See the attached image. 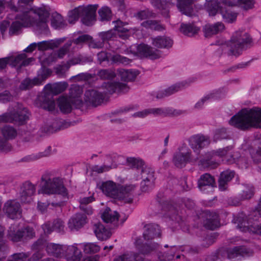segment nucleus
Masks as SVG:
<instances>
[{
	"label": "nucleus",
	"instance_id": "52",
	"mask_svg": "<svg viewBox=\"0 0 261 261\" xmlns=\"http://www.w3.org/2000/svg\"><path fill=\"white\" fill-rule=\"evenodd\" d=\"M97 75L103 80H111L114 78L116 74L112 69H101L98 73Z\"/></svg>",
	"mask_w": 261,
	"mask_h": 261
},
{
	"label": "nucleus",
	"instance_id": "31",
	"mask_svg": "<svg viewBox=\"0 0 261 261\" xmlns=\"http://www.w3.org/2000/svg\"><path fill=\"white\" fill-rule=\"evenodd\" d=\"M64 246L53 243H47L46 246V250L50 255L55 257H63Z\"/></svg>",
	"mask_w": 261,
	"mask_h": 261
},
{
	"label": "nucleus",
	"instance_id": "14",
	"mask_svg": "<svg viewBox=\"0 0 261 261\" xmlns=\"http://www.w3.org/2000/svg\"><path fill=\"white\" fill-rule=\"evenodd\" d=\"M233 148L232 145H230L224 147L223 148H219L216 150H212L208 152L205 154V159H202L200 161L201 164L205 167H209L213 165H216V163H213L211 161L214 156H218L219 157H223L226 155L227 153L231 150Z\"/></svg>",
	"mask_w": 261,
	"mask_h": 261
},
{
	"label": "nucleus",
	"instance_id": "4",
	"mask_svg": "<svg viewBox=\"0 0 261 261\" xmlns=\"http://www.w3.org/2000/svg\"><path fill=\"white\" fill-rule=\"evenodd\" d=\"M252 42L248 33L243 31L236 32L230 40L223 47L228 56H239L243 49Z\"/></svg>",
	"mask_w": 261,
	"mask_h": 261
},
{
	"label": "nucleus",
	"instance_id": "46",
	"mask_svg": "<svg viewBox=\"0 0 261 261\" xmlns=\"http://www.w3.org/2000/svg\"><path fill=\"white\" fill-rule=\"evenodd\" d=\"M98 15L100 20L109 21L112 18V13L111 9L107 6H103L99 9Z\"/></svg>",
	"mask_w": 261,
	"mask_h": 261
},
{
	"label": "nucleus",
	"instance_id": "28",
	"mask_svg": "<svg viewBox=\"0 0 261 261\" xmlns=\"http://www.w3.org/2000/svg\"><path fill=\"white\" fill-rule=\"evenodd\" d=\"M94 232L98 240H106L111 236V232L109 229L100 223H97L93 226Z\"/></svg>",
	"mask_w": 261,
	"mask_h": 261
},
{
	"label": "nucleus",
	"instance_id": "62",
	"mask_svg": "<svg viewBox=\"0 0 261 261\" xmlns=\"http://www.w3.org/2000/svg\"><path fill=\"white\" fill-rule=\"evenodd\" d=\"M80 7L70 11L68 13V22L70 23H74L81 17Z\"/></svg>",
	"mask_w": 261,
	"mask_h": 261
},
{
	"label": "nucleus",
	"instance_id": "32",
	"mask_svg": "<svg viewBox=\"0 0 261 261\" xmlns=\"http://www.w3.org/2000/svg\"><path fill=\"white\" fill-rule=\"evenodd\" d=\"M114 261H150L145 259L138 253L127 252L114 259Z\"/></svg>",
	"mask_w": 261,
	"mask_h": 261
},
{
	"label": "nucleus",
	"instance_id": "16",
	"mask_svg": "<svg viewBox=\"0 0 261 261\" xmlns=\"http://www.w3.org/2000/svg\"><path fill=\"white\" fill-rule=\"evenodd\" d=\"M136 187L135 185L132 184L119 186L117 199L125 203H132L133 200V193Z\"/></svg>",
	"mask_w": 261,
	"mask_h": 261
},
{
	"label": "nucleus",
	"instance_id": "8",
	"mask_svg": "<svg viewBox=\"0 0 261 261\" xmlns=\"http://www.w3.org/2000/svg\"><path fill=\"white\" fill-rule=\"evenodd\" d=\"M189 143L195 153V159H198L201 150L210 144V139L207 136L198 134L191 137Z\"/></svg>",
	"mask_w": 261,
	"mask_h": 261
},
{
	"label": "nucleus",
	"instance_id": "3",
	"mask_svg": "<svg viewBox=\"0 0 261 261\" xmlns=\"http://www.w3.org/2000/svg\"><path fill=\"white\" fill-rule=\"evenodd\" d=\"M41 185V190L44 194H59L63 197H66L68 195L63 179L60 177H53L50 173L46 172L42 175Z\"/></svg>",
	"mask_w": 261,
	"mask_h": 261
},
{
	"label": "nucleus",
	"instance_id": "36",
	"mask_svg": "<svg viewBox=\"0 0 261 261\" xmlns=\"http://www.w3.org/2000/svg\"><path fill=\"white\" fill-rule=\"evenodd\" d=\"M117 71L121 79L125 82L134 80L138 74L137 71H133L132 70L119 69Z\"/></svg>",
	"mask_w": 261,
	"mask_h": 261
},
{
	"label": "nucleus",
	"instance_id": "22",
	"mask_svg": "<svg viewBox=\"0 0 261 261\" xmlns=\"http://www.w3.org/2000/svg\"><path fill=\"white\" fill-rule=\"evenodd\" d=\"M119 186L112 181L103 182L100 186V189L107 196L114 199H117Z\"/></svg>",
	"mask_w": 261,
	"mask_h": 261
},
{
	"label": "nucleus",
	"instance_id": "54",
	"mask_svg": "<svg viewBox=\"0 0 261 261\" xmlns=\"http://www.w3.org/2000/svg\"><path fill=\"white\" fill-rule=\"evenodd\" d=\"M6 6L13 12H17L18 11L16 6L12 1L0 0V14L4 11Z\"/></svg>",
	"mask_w": 261,
	"mask_h": 261
},
{
	"label": "nucleus",
	"instance_id": "50",
	"mask_svg": "<svg viewBox=\"0 0 261 261\" xmlns=\"http://www.w3.org/2000/svg\"><path fill=\"white\" fill-rule=\"evenodd\" d=\"M254 194L253 188L252 186H244L242 193L239 195L241 200H244L250 199Z\"/></svg>",
	"mask_w": 261,
	"mask_h": 261
},
{
	"label": "nucleus",
	"instance_id": "56",
	"mask_svg": "<svg viewBox=\"0 0 261 261\" xmlns=\"http://www.w3.org/2000/svg\"><path fill=\"white\" fill-rule=\"evenodd\" d=\"M127 162L132 166L133 167L137 169H141L142 171V168L146 166L144 161L140 159L134 158H130L127 159Z\"/></svg>",
	"mask_w": 261,
	"mask_h": 261
},
{
	"label": "nucleus",
	"instance_id": "44",
	"mask_svg": "<svg viewBox=\"0 0 261 261\" xmlns=\"http://www.w3.org/2000/svg\"><path fill=\"white\" fill-rule=\"evenodd\" d=\"M51 26L55 29H62L65 25V22L63 17L58 13L53 14L51 19Z\"/></svg>",
	"mask_w": 261,
	"mask_h": 261
},
{
	"label": "nucleus",
	"instance_id": "2",
	"mask_svg": "<svg viewBox=\"0 0 261 261\" xmlns=\"http://www.w3.org/2000/svg\"><path fill=\"white\" fill-rule=\"evenodd\" d=\"M102 88L105 91L102 92L96 89L87 90L85 93V101L94 106H97L103 101L107 93H124L129 90V87L126 84L119 82H105L102 85Z\"/></svg>",
	"mask_w": 261,
	"mask_h": 261
},
{
	"label": "nucleus",
	"instance_id": "9",
	"mask_svg": "<svg viewBox=\"0 0 261 261\" xmlns=\"http://www.w3.org/2000/svg\"><path fill=\"white\" fill-rule=\"evenodd\" d=\"M260 215L261 214L258 212H254L249 216L248 218H246L242 223L239 224L238 227L240 229L242 228L243 231L248 230L261 234V224L258 225L255 222Z\"/></svg>",
	"mask_w": 261,
	"mask_h": 261
},
{
	"label": "nucleus",
	"instance_id": "33",
	"mask_svg": "<svg viewBox=\"0 0 261 261\" xmlns=\"http://www.w3.org/2000/svg\"><path fill=\"white\" fill-rule=\"evenodd\" d=\"M152 44L158 48H168L172 46L173 41L168 37L158 36L152 38Z\"/></svg>",
	"mask_w": 261,
	"mask_h": 261
},
{
	"label": "nucleus",
	"instance_id": "59",
	"mask_svg": "<svg viewBox=\"0 0 261 261\" xmlns=\"http://www.w3.org/2000/svg\"><path fill=\"white\" fill-rule=\"evenodd\" d=\"M72 43V41L69 40L61 48H60L57 53V58L59 59H62L69 51Z\"/></svg>",
	"mask_w": 261,
	"mask_h": 261
},
{
	"label": "nucleus",
	"instance_id": "58",
	"mask_svg": "<svg viewBox=\"0 0 261 261\" xmlns=\"http://www.w3.org/2000/svg\"><path fill=\"white\" fill-rule=\"evenodd\" d=\"M33 1V0H18L17 7H16L18 9L17 12H20L23 14L25 11H28L29 15H31V11H29V9L27 6L29 3Z\"/></svg>",
	"mask_w": 261,
	"mask_h": 261
},
{
	"label": "nucleus",
	"instance_id": "48",
	"mask_svg": "<svg viewBox=\"0 0 261 261\" xmlns=\"http://www.w3.org/2000/svg\"><path fill=\"white\" fill-rule=\"evenodd\" d=\"M189 84L187 81H184L179 83H177L169 88L165 89L167 95L168 96L175 93V92L181 90L186 86H188Z\"/></svg>",
	"mask_w": 261,
	"mask_h": 261
},
{
	"label": "nucleus",
	"instance_id": "43",
	"mask_svg": "<svg viewBox=\"0 0 261 261\" xmlns=\"http://www.w3.org/2000/svg\"><path fill=\"white\" fill-rule=\"evenodd\" d=\"M51 149V147L48 146L44 151L26 156L23 159V160L25 161H33L42 158L47 157L50 155Z\"/></svg>",
	"mask_w": 261,
	"mask_h": 261
},
{
	"label": "nucleus",
	"instance_id": "64",
	"mask_svg": "<svg viewBox=\"0 0 261 261\" xmlns=\"http://www.w3.org/2000/svg\"><path fill=\"white\" fill-rule=\"evenodd\" d=\"M115 35V33L114 32V30H110L108 31L100 32L98 34L99 37L102 40V42L103 43L105 41H108L111 40Z\"/></svg>",
	"mask_w": 261,
	"mask_h": 261
},
{
	"label": "nucleus",
	"instance_id": "53",
	"mask_svg": "<svg viewBox=\"0 0 261 261\" xmlns=\"http://www.w3.org/2000/svg\"><path fill=\"white\" fill-rule=\"evenodd\" d=\"M114 161L113 160V162ZM116 166L113 162L111 165L103 164L102 166L94 165L92 167V171L97 173H101L109 171L110 169L115 168Z\"/></svg>",
	"mask_w": 261,
	"mask_h": 261
},
{
	"label": "nucleus",
	"instance_id": "21",
	"mask_svg": "<svg viewBox=\"0 0 261 261\" xmlns=\"http://www.w3.org/2000/svg\"><path fill=\"white\" fill-rule=\"evenodd\" d=\"M137 53L141 56L148 57L151 59H156L161 56L159 50L154 49L144 44H141L137 46Z\"/></svg>",
	"mask_w": 261,
	"mask_h": 261
},
{
	"label": "nucleus",
	"instance_id": "25",
	"mask_svg": "<svg viewBox=\"0 0 261 261\" xmlns=\"http://www.w3.org/2000/svg\"><path fill=\"white\" fill-rule=\"evenodd\" d=\"M225 28L222 22H217L213 24H207L203 27V31L204 36L206 38L212 37L222 32Z\"/></svg>",
	"mask_w": 261,
	"mask_h": 261
},
{
	"label": "nucleus",
	"instance_id": "6",
	"mask_svg": "<svg viewBox=\"0 0 261 261\" xmlns=\"http://www.w3.org/2000/svg\"><path fill=\"white\" fill-rule=\"evenodd\" d=\"M143 232V238L144 240L148 242L144 244L139 251L143 254H148L157 250L159 245L155 242H149L161 236L160 227L156 224H148L145 226Z\"/></svg>",
	"mask_w": 261,
	"mask_h": 261
},
{
	"label": "nucleus",
	"instance_id": "7",
	"mask_svg": "<svg viewBox=\"0 0 261 261\" xmlns=\"http://www.w3.org/2000/svg\"><path fill=\"white\" fill-rule=\"evenodd\" d=\"M29 112L27 108L18 105L16 110L1 115L0 122H9L20 125L29 119Z\"/></svg>",
	"mask_w": 261,
	"mask_h": 261
},
{
	"label": "nucleus",
	"instance_id": "57",
	"mask_svg": "<svg viewBox=\"0 0 261 261\" xmlns=\"http://www.w3.org/2000/svg\"><path fill=\"white\" fill-rule=\"evenodd\" d=\"M35 191V186L30 181H27L22 185L20 192L27 193L28 195H34Z\"/></svg>",
	"mask_w": 261,
	"mask_h": 261
},
{
	"label": "nucleus",
	"instance_id": "41",
	"mask_svg": "<svg viewBox=\"0 0 261 261\" xmlns=\"http://www.w3.org/2000/svg\"><path fill=\"white\" fill-rule=\"evenodd\" d=\"M250 154L253 162L258 164L261 170V142L257 147L250 149Z\"/></svg>",
	"mask_w": 261,
	"mask_h": 261
},
{
	"label": "nucleus",
	"instance_id": "47",
	"mask_svg": "<svg viewBox=\"0 0 261 261\" xmlns=\"http://www.w3.org/2000/svg\"><path fill=\"white\" fill-rule=\"evenodd\" d=\"M141 173L143 180L154 182V171L151 168L145 166V168H142Z\"/></svg>",
	"mask_w": 261,
	"mask_h": 261
},
{
	"label": "nucleus",
	"instance_id": "40",
	"mask_svg": "<svg viewBox=\"0 0 261 261\" xmlns=\"http://www.w3.org/2000/svg\"><path fill=\"white\" fill-rule=\"evenodd\" d=\"M180 30L184 34L188 36H192L198 33L199 28L193 24L181 23Z\"/></svg>",
	"mask_w": 261,
	"mask_h": 261
},
{
	"label": "nucleus",
	"instance_id": "60",
	"mask_svg": "<svg viewBox=\"0 0 261 261\" xmlns=\"http://www.w3.org/2000/svg\"><path fill=\"white\" fill-rule=\"evenodd\" d=\"M99 250L100 247L94 243H88L84 245V251L86 253H95Z\"/></svg>",
	"mask_w": 261,
	"mask_h": 261
},
{
	"label": "nucleus",
	"instance_id": "19",
	"mask_svg": "<svg viewBox=\"0 0 261 261\" xmlns=\"http://www.w3.org/2000/svg\"><path fill=\"white\" fill-rule=\"evenodd\" d=\"M87 222V217L80 213L74 215L68 223V228L71 230H77L83 227Z\"/></svg>",
	"mask_w": 261,
	"mask_h": 261
},
{
	"label": "nucleus",
	"instance_id": "30",
	"mask_svg": "<svg viewBox=\"0 0 261 261\" xmlns=\"http://www.w3.org/2000/svg\"><path fill=\"white\" fill-rule=\"evenodd\" d=\"M233 171L227 170L222 172L219 179V188L220 190L224 191L226 189V186L229 181L234 177Z\"/></svg>",
	"mask_w": 261,
	"mask_h": 261
},
{
	"label": "nucleus",
	"instance_id": "15",
	"mask_svg": "<svg viewBox=\"0 0 261 261\" xmlns=\"http://www.w3.org/2000/svg\"><path fill=\"white\" fill-rule=\"evenodd\" d=\"M182 251H185L190 253H197L198 250L197 248H193L189 246H185L180 247ZM179 251V248L176 246H172L170 247V250L166 253L162 257H160L161 260L164 261H170L174 258V255L177 254L176 258H178L180 257V255L178 254Z\"/></svg>",
	"mask_w": 261,
	"mask_h": 261
},
{
	"label": "nucleus",
	"instance_id": "26",
	"mask_svg": "<svg viewBox=\"0 0 261 261\" xmlns=\"http://www.w3.org/2000/svg\"><path fill=\"white\" fill-rule=\"evenodd\" d=\"M65 40L64 38H59L37 43V48L40 51H45L57 48Z\"/></svg>",
	"mask_w": 261,
	"mask_h": 261
},
{
	"label": "nucleus",
	"instance_id": "1",
	"mask_svg": "<svg viewBox=\"0 0 261 261\" xmlns=\"http://www.w3.org/2000/svg\"><path fill=\"white\" fill-rule=\"evenodd\" d=\"M229 123L241 130L251 127L261 128V109L254 107L243 109L231 117Z\"/></svg>",
	"mask_w": 261,
	"mask_h": 261
},
{
	"label": "nucleus",
	"instance_id": "27",
	"mask_svg": "<svg viewBox=\"0 0 261 261\" xmlns=\"http://www.w3.org/2000/svg\"><path fill=\"white\" fill-rule=\"evenodd\" d=\"M27 56L25 54H21L15 57H8L9 63L13 66H25L29 64V63L33 60L32 58L25 59Z\"/></svg>",
	"mask_w": 261,
	"mask_h": 261
},
{
	"label": "nucleus",
	"instance_id": "5",
	"mask_svg": "<svg viewBox=\"0 0 261 261\" xmlns=\"http://www.w3.org/2000/svg\"><path fill=\"white\" fill-rule=\"evenodd\" d=\"M82 93V88L78 85H72L70 89V96H60L58 99V105L61 111L63 113H69L72 110V105L76 108L82 105L80 96Z\"/></svg>",
	"mask_w": 261,
	"mask_h": 261
},
{
	"label": "nucleus",
	"instance_id": "42",
	"mask_svg": "<svg viewBox=\"0 0 261 261\" xmlns=\"http://www.w3.org/2000/svg\"><path fill=\"white\" fill-rule=\"evenodd\" d=\"M2 134L4 139L7 140L13 139L16 137L17 133L16 129L9 125H5L2 129Z\"/></svg>",
	"mask_w": 261,
	"mask_h": 261
},
{
	"label": "nucleus",
	"instance_id": "45",
	"mask_svg": "<svg viewBox=\"0 0 261 261\" xmlns=\"http://www.w3.org/2000/svg\"><path fill=\"white\" fill-rule=\"evenodd\" d=\"M40 83L38 79L34 78L33 80L25 79L21 83L19 88L22 90L29 89L34 86L40 85Z\"/></svg>",
	"mask_w": 261,
	"mask_h": 261
},
{
	"label": "nucleus",
	"instance_id": "37",
	"mask_svg": "<svg viewBox=\"0 0 261 261\" xmlns=\"http://www.w3.org/2000/svg\"><path fill=\"white\" fill-rule=\"evenodd\" d=\"M67 86L68 84L66 82H60L54 85L47 84L45 86V88L52 93L57 95L64 91Z\"/></svg>",
	"mask_w": 261,
	"mask_h": 261
},
{
	"label": "nucleus",
	"instance_id": "18",
	"mask_svg": "<svg viewBox=\"0 0 261 261\" xmlns=\"http://www.w3.org/2000/svg\"><path fill=\"white\" fill-rule=\"evenodd\" d=\"M34 13L38 16L37 27L41 30H47L48 27L46 22L49 16V12L44 8H38L34 10Z\"/></svg>",
	"mask_w": 261,
	"mask_h": 261
},
{
	"label": "nucleus",
	"instance_id": "11",
	"mask_svg": "<svg viewBox=\"0 0 261 261\" xmlns=\"http://www.w3.org/2000/svg\"><path fill=\"white\" fill-rule=\"evenodd\" d=\"M191 159L196 160L197 159H195L194 155L192 154L189 148L186 146H182L180 148L179 151L174 155L173 162L177 167L182 168Z\"/></svg>",
	"mask_w": 261,
	"mask_h": 261
},
{
	"label": "nucleus",
	"instance_id": "29",
	"mask_svg": "<svg viewBox=\"0 0 261 261\" xmlns=\"http://www.w3.org/2000/svg\"><path fill=\"white\" fill-rule=\"evenodd\" d=\"M177 7L182 14L189 16H193V0H177Z\"/></svg>",
	"mask_w": 261,
	"mask_h": 261
},
{
	"label": "nucleus",
	"instance_id": "12",
	"mask_svg": "<svg viewBox=\"0 0 261 261\" xmlns=\"http://www.w3.org/2000/svg\"><path fill=\"white\" fill-rule=\"evenodd\" d=\"M3 210L5 215L12 219H17L21 216L20 204L16 200H7L4 204Z\"/></svg>",
	"mask_w": 261,
	"mask_h": 261
},
{
	"label": "nucleus",
	"instance_id": "61",
	"mask_svg": "<svg viewBox=\"0 0 261 261\" xmlns=\"http://www.w3.org/2000/svg\"><path fill=\"white\" fill-rule=\"evenodd\" d=\"M29 256V253H14L9 257L8 261H26Z\"/></svg>",
	"mask_w": 261,
	"mask_h": 261
},
{
	"label": "nucleus",
	"instance_id": "10",
	"mask_svg": "<svg viewBox=\"0 0 261 261\" xmlns=\"http://www.w3.org/2000/svg\"><path fill=\"white\" fill-rule=\"evenodd\" d=\"M28 11H25L23 14H17L15 18L18 20H20L22 22L17 20L14 21L10 26L9 29V34L12 36L17 35L21 30L22 27H27L31 24L33 22L31 15H29Z\"/></svg>",
	"mask_w": 261,
	"mask_h": 261
},
{
	"label": "nucleus",
	"instance_id": "38",
	"mask_svg": "<svg viewBox=\"0 0 261 261\" xmlns=\"http://www.w3.org/2000/svg\"><path fill=\"white\" fill-rule=\"evenodd\" d=\"M21 229H16V226L12 225L8 230V238L13 242L22 241Z\"/></svg>",
	"mask_w": 261,
	"mask_h": 261
},
{
	"label": "nucleus",
	"instance_id": "49",
	"mask_svg": "<svg viewBox=\"0 0 261 261\" xmlns=\"http://www.w3.org/2000/svg\"><path fill=\"white\" fill-rule=\"evenodd\" d=\"M21 232L22 241L32 239L35 236L34 229L30 226L21 228Z\"/></svg>",
	"mask_w": 261,
	"mask_h": 261
},
{
	"label": "nucleus",
	"instance_id": "34",
	"mask_svg": "<svg viewBox=\"0 0 261 261\" xmlns=\"http://www.w3.org/2000/svg\"><path fill=\"white\" fill-rule=\"evenodd\" d=\"M102 220L106 223H117L119 218V214L116 211H112L110 208H107L101 215Z\"/></svg>",
	"mask_w": 261,
	"mask_h": 261
},
{
	"label": "nucleus",
	"instance_id": "23",
	"mask_svg": "<svg viewBox=\"0 0 261 261\" xmlns=\"http://www.w3.org/2000/svg\"><path fill=\"white\" fill-rule=\"evenodd\" d=\"M163 208L165 211L169 212V216L172 220L178 223L182 221V216L180 215L182 213V211L180 209V206L177 204L167 203L163 206Z\"/></svg>",
	"mask_w": 261,
	"mask_h": 261
},
{
	"label": "nucleus",
	"instance_id": "24",
	"mask_svg": "<svg viewBox=\"0 0 261 261\" xmlns=\"http://www.w3.org/2000/svg\"><path fill=\"white\" fill-rule=\"evenodd\" d=\"M216 184L214 177L209 173L201 175L198 180V187L201 191L206 189L207 187H215Z\"/></svg>",
	"mask_w": 261,
	"mask_h": 261
},
{
	"label": "nucleus",
	"instance_id": "51",
	"mask_svg": "<svg viewBox=\"0 0 261 261\" xmlns=\"http://www.w3.org/2000/svg\"><path fill=\"white\" fill-rule=\"evenodd\" d=\"M56 104L53 97H44L43 99L41 107L43 109L49 111H54L55 108Z\"/></svg>",
	"mask_w": 261,
	"mask_h": 261
},
{
	"label": "nucleus",
	"instance_id": "20",
	"mask_svg": "<svg viewBox=\"0 0 261 261\" xmlns=\"http://www.w3.org/2000/svg\"><path fill=\"white\" fill-rule=\"evenodd\" d=\"M82 254L80 249L75 246H64L63 257L67 260L72 261H79L82 258Z\"/></svg>",
	"mask_w": 261,
	"mask_h": 261
},
{
	"label": "nucleus",
	"instance_id": "55",
	"mask_svg": "<svg viewBox=\"0 0 261 261\" xmlns=\"http://www.w3.org/2000/svg\"><path fill=\"white\" fill-rule=\"evenodd\" d=\"M25 136L24 137V139L25 141H30L33 139H38L39 137L42 136L39 131L37 130V129L35 128L27 130L25 133Z\"/></svg>",
	"mask_w": 261,
	"mask_h": 261
},
{
	"label": "nucleus",
	"instance_id": "63",
	"mask_svg": "<svg viewBox=\"0 0 261 261\" xmlns=\"http://www.w3.org/2000/svg\"><path fill=\"white\" fill-rule=\"evenodd\" d=\"M112 23L114 24L113 30L114 31H117L120 33H125L128 32V29L124 28V23L118 19L116 21H113Z\"/></svg>",
	"mask_w": 261,
	"mask_h": 261
},
{
	"label": "nucleus",
	"instance_id": "35",
	"mask_svg": "<svg viewBox=\"0 0 261 261\" xmlns=\"http://www.w3.org/2000/svg\"><path fill=\"white\" fill-rule=\"evenodd\" d=\"M206 228L210 229H215L219 226V216L216 213L209 212L206 222L204 223Z\"/></svg>",
	"mask_w": 261,
	"mask_h": 261
},
{
	"label": "nucleus",
	"instance_id": "39",
	"mask_svg": "<svg viewBox=\"0 0 261 261\" xmlns=\"http://www.w3.org/2000/svg\"><path fill=\"white\" fill-rule=\"evenodd\" d=\"M141 26L145 28L151 29L155 31H162L165 29L164 25L160 22L154 20H147L143 21L141 24Z\"/></svg>",
	"mask_w": 261,
	"mask_h": 261
},
{
	"label": "nucleus",
	"instance_id": "13",
	"mask_svg": "<svg viewBox=\"0 0 261 261\" xmlns=\"http://www.w3.org/2000/svg\"><path fill=\"white\" fill-rule=\"evenodd\" d=\"M98 7V5H90L86 7H80L81 17L84 24L86 25L92 24L93 22L95 20L96 11Z\"/></svg>",
	"mask_w": 261,
	"mask_h": 261
},
{
	"label": "nucleus",
	"instance_id": "17",
	"mask_svg": "<svg viewBox=\"0 0 261 261\" xmlns=\"http://www.w3.org/2000/svg\"><path fill=\"white\" fill-rule=\"evenodd\" d=\"M227 257L229 259H239L242 256H250L252 252L244 246H236L233 248L228 249L227 251Z\"/></svg>",
	"mask_w": 261,
	"mask_h": 261
}]
</instances>
